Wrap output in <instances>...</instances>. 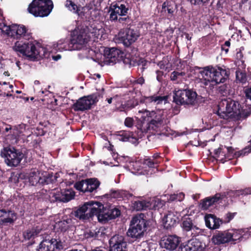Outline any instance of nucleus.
Returning <instances> with one entry per match:
<instances>
[{
  "instance_id": "nucleus-43",
  "label": "nucleus",
  "mask_w": 251,
  "mask_h": 251,
  "mask_svg": "<svg viewBox=\"0 0 251 251\" xmlns=\"http://www.w3.org/2000/svg\"><path fill=\"white\" fill-rule=\"evenodd\" d=\"M159 161L158 160H153L151 157L144 158L143 164L144 165L150 168H155L158 166Z\"/></svg>"
},
{
  "instance_id": "nucleus-13",
  "label": "nucleus",
  "mask_w": 251,
  "mask_h": 251,
  "mask_svg": "<svg viewBox=\"0 0 251 251\" xmlns=\"http://www.w3.org/2000/svg\"><path fill=\"white\" fill-rule=\"evenodd\" d=\"M108 12L109 16L117 19L119 16H126L130 13L129 3L126 0H120L112 2L109 5Z\"/></svg>"
},
{
  "instance_id": "nucleus-54",
  "label": "nucleus",
  "mask_w": 251,
  "mask_h": 251,
  "mask_svg": "<svg viewBox=\"0 0 251 251\" xmlns=\"http://www.w3.org/2000/svg\"><path fill=\"white\" fill-rule=\"evenodd\" d=\"M134 121L132 118L127 117L125 120L124 124L126 127H131L134 125Z\"/></svg>"
},
{
  "instance_id": "nucleus-4",
  "label": "nucleus",
  "mask_w": 251,
  "mask_h": 251,
  "mask_svg": "<svg viewBox=\"0 0 251 251\" xmlns=\"http://www.w3.org/2000/svg\"><path fill=\"white\" fill-rule=\"evenodd\" d=\"M95 35L96 32L91 31L87 26L79 30H75L71 33L68 48L64 46V50H80L85 47L86 44L91 40L92 36Z\"/></svg>"
},
{
  "instance_id": "nucleus-25",
  "label": "nucleus",
  "mask_w": 251,
  "mask_h": 251,
  "mask_svg": "<svg viewBox=\"0 0 251 251\" xmlns=\"http://www.w3.org/2000/svg\"><path fill=\"white\" fill-rule=\"evenodd\" d=\"M204 220L206 227L211 229L218 228L223 223L222 220L211 214H206L204 217Z\"/></svg>"
},
{
  "instance_id": "nucleus-27",
  "label": "nucleus",
  "mask_w": 251,
  "mask_h": 251,
  "mask_svg": "<svg viewBox=\"0 0 251 251\" xmlns=\"http://www.w3.org/2000/svg\"><path fill=\"white\" fill-rule=\"evenodd\" d=\"M0 222L2 224H13L16 220V214L11 210L1 209Z\"/></svg>"
},
{
  "instance_id": "nucleus-39",
  "label": "nucleus",
  "mask_w": 251,
  "mask_h": 251,
  "mask_svg": "<svg viewBox=\"0 0 251 251\" xmlns=\"http://www.w3.org/2000/svg\"><path fill=\"white\" fill-rule=\"evenodd\" d=\"M186 75V73L184 71L179 72L175 71L171 74L170 79L173 81L178 82L181 81Z\"/></svg>"
},
{
  "instance_id": "nucleus-8",
  "label": "nucleus",
  "mask_w": 251,
  "mask_h": 251,
  "mask_svg": "<svg viewBox=\"0 0 251 251\" xmlns=\"http://www.w3.org/2000/svg\"><path fill=\"white\" fill-rule=\"evenodd\" d=\"M1 154L5 159V163L11 167L18 166L24 157L22 151L10 145L4 147Z\"/></svg>"
},
{
  "instance_id": "nucleus-20",
  "label": "nucleus",
  "mask_w": 251,
  "mask_h": 251,
  "mask_svg": "<svg viewBox=\"0 0 251 251\" xmlns=\"http://www.w3.org/2000/svg\"><path fill=\"white\" fill-rule=\"evenodd\" d=\"M159 201L150 200V201L141 200H137L132 203L133 208L136 211L148 210H156L158 209Z\"/></svg>"
},
{
  "instance_id": "nucleus-10",
  "label": "nucleus",
  "mask_w": 251,
  "mask_h": 251,
  "mask_svg": "<svg viewBox=\"0 0 251 251\" xmlns=\"http://www.w3.org/2000/svg\"><path fill=\"white\" fill-rule=\"evenodd\" d=\"M197 97V93L192 89L178 90L174 93L173 102L178 105H194Z\"/></svg>"
},
{
  "instance_id": "nucleus-17",
  "label": "nucleus",
  "mask_w": 251,
  "mask_h": 251,
  "mask_svg": "<svg viewBox=\"0 0 251 251\" xmlns=\"http://www.w3.org/2000/svg\"><path fill=\"white\" fill-rule=\"evenodd\" d=\"M104 54L106 57L105 62L109 65H113L121 61L124 62V53L119 49L112 48L105 50Z\"/></svg>"
},
{
  "instance_id": "nucleus-19",
  "label": "nucleus",
  "mask_w": 251,
  "mask_h": 251,
  "mask_svg": "<svg viewBox=\"0 0 251 251\" xmlns=\"http://www.w3.org/2000/svg\"><path fill=\"white\" fill-rule=\"evenodd\" d=\"M109 251H126L127 243L125 237L119 234L113 236L109 241Z\"/></svg>"
},
{
  "instance_id": "nucleus-21",
  "label": "nucleus",
  "mask_w": 251,
  "mask_h": 251,
  "mask_svg": "<svg viewBox=\"0 0 251 251\" xmlns=\"http://www.w3.org/2000/svg\"><path fill=\"white\" fill-rule=\"evenodd\" d=\"M94 206L96 208V211L94 212V216H97L100 223L104 224L111 220L108 213V208L105 207L102 203L95 201Z\"/></svg>"
},
{
  "instance_id": "nucleus-29",
  "label": "nucleus",
  "mask_w": 251,
  "mask_h": 251,
  "mask_svg": "<svg viewBox=\"0 0 251 251\" xmlns=\"http://www.w3.org/2000/svg\"><path fill=\"white\" fill-rule=\"evenodd\" d=\"M65 6L69 10L77 14L79 17H83L85 16V13L82 10L84 9V7L80 5H77L74 1L71 0H67L65 2Z\"/></svg>"
},
{
  "instance_id": "nucleus-28",
  "label": "nucleus",
  "mask_w": 251,
  "mask_h": 251,
  "mask_svg": "<svg viewBox=\"0 0 251 251\" xmlns=\"http://www.w3.org/2000/svg\"><path fill=\"white\" fill-rule=\"evenodd\" d=\"M139 113H142L141 118L150 119L151 120H155L156 121H166L164 116L163 114L156 112L154 111H150L147 110H139Z\"/></svg>"
},
{
  "instance_id": "nucleus-23",
  "label": "nucleus",
  "mask_w": 251,
  "mask_h": 251,
  "mask_svg": "<svg viewBox=\"0 0 251 251\" xmlns=\"http://www.w3.org/2000/svg\"><path fill=\"white\" fill-rule=\"evenodd\" d=\"M126 47V54H124V63L128 65L129 66L133 65L135 57L139 55L138 49L137 47L132 45L125 46Z\"/></svg>"
},
{
  "instance_id": "nucleus-45",
  "label": "nucleus",
  "mask_w": 251,
  "mask_h": 251,
  "mask_svg": "<svg viewBox=\"0 0 251 251\" xmlns=\"http://www.w3.org/2000/svg\"><path fill=\"white\" fill-rule=\"evenodd\" d=\"M185 197V195L183 193L181 192L178 194H174L171 195L168 199L169 201L172 202L174 201H181L183 200Z\"/></svg>"
},
{
  "instance_id": "nucleus-5",
  "label": "nucleus",
  "mask_w": 251,
  "mask_h": 251,
  "mask_svg": "<svg viewBox=\"0 0 251 251\" xmlns=\"http://www.w3.org/2000/svg\"><path fill=\"white\" fill-rule=\"evenodd\" d=\"M13 49L19 56L26 57L31 61H34L41 56L39 49L32 41H17Z\"/></svg>"
},
{
  "instance_id": "nucleus-59",
  "label": "nucleus",
  "mask_w": 251,
  "mask_h": 251,
  "mask_svg": "<svg viewBox=\"0 0 251 251\" xmlns=\"http://www.w3.org/2000/svg\"><path fill=\"white\" fill-rule=\"evenodd\" d=\"M8 26L6 25V24L3 22L2 23H0V30H1V32L2 34H5L6 35V29H7V27Z\"/></svg>"
},
{
  "instance_id": "nucleus-35",
  "label": "nucleus",
  "mask_w": 251,
  "mask_h": 251,
  "mask_svg": "<svg viewBox=\"0 0 251 251\" xmlns=\"http://www.w3.org/2000/svg\"><path fill=\"white\" fill-rule=\"evenodd\" d=\"M181 226L182 229L186 231H190L196 227L192 220L189 217H183L182 219Z\"/></svg>"
},
{
  "instance_id": "nucleus-33",
  "label": "nucleus",
  "mask_w": 251,
  "mask_h": 251,
  "mask_svg": "<svg viewBox=\"0 0 251 251\" xmlns=\"http://www.w3.org/2000/svg\"><path fill=\"white\" fill-rule=\"evenodd\" d=\"M162 9V11L167 12L168 17L172 18L176 9V4L174 2L166 1L163 3Z\"/></svg>"
},
{
  "instance_id": "nucleus-37",
  "label": "nucleus",
  "mask_w": 251,
  "mask_h": 251,
  "mask_svg": "<svg viewBox=\"0 0 251 251\" xmlns=\"http://www.w3.org/2000/svg\"><path fill=\"white\" fill-rule=\"evenodd\" d=\"M226 152V151H225L223 148V146H220L218 149L214 150V157L220 160L221 163H224L226 162L225 155Z\"/></svg>"
},
{
  "instance_id": "nucleus-7",
  "label": "nucleus",
  "mask_w": 251,
  "mask_h": 251,
  "mask_svg": "<svg viewBox=\"0 0 251 251\" xmlns=\"http://www.w3.org/2000/svg\"><path fill=\"white\" fill-rule=\"evenodd\" d=\"M53 8L51 0H33L28 7V11L35 17L48 16Z\"/></svg>"
},
{
  "instance_id": "nucleus-26",
  "label": "nucleus",
  "mask_w": 251,
  "mask_h": 251,
  "mask_svg": "<svg viewBox=\"0 0 251 251\" xmlns=\"http://www.w3.org/2000/svg\"><path fill=\"white\" fill-rule=\"evenodd\" d=\"M133 195L129 192L123 190L111 189L109 193L105 194L103 197L109 199H129L132 197Z\"/></svg>"
},
{
  "instance_id": "nucleus-49",
  "label": "nucleus",
  "mask_w": 251,
  "mask_h": 251,
  "mask_svg": "<svg viewBox=\"0 0 251 251\" xmlns=\"http://www.w3.org/2000/svg\"><path fill=\"white\" fill-rule=\"evenodd\" d=\"M85 184L86 182L85 181V179H82L76 182L74 185V187L80 192L86 193L85 191H84Z\"/></svg>"
},
{
  "instance_id": "nucleus-46",
  "label": "nucleus",
  "mask_w": 251,
  "mask_h": 251,
  "mask_svg": "<svg viewBox=\"0 0 251 251\" xmlns=\"http://www.w3.org/2000/svg\"><path fill=\"white\" fill-rule=\"evenodd\" d=\"M108 213L111 220H112L115 219L120 216L121 211L117 208H114L112 209L108 208Z\"/></svg>"
},
{
  "instance_id": "nucleus-42",
  "label": "nucleus",
  "mask_w": 251,
  "mask_h": 251,
  "mask_svg": "<svg viewBox=\"0 0 251 251\" xmlns=\"http://www.w3.org/2000/svg\"><path fill=\"white\" fill-rule=\"evenodd\" d=\"M145 99L149 102H157V103H161L163 100H167L168 97L167 96L153 95L150 97H146Z\"/></svg>"
},
{
  "instance_id": "nucleus-57",
  "label": "nucleus",
  "mask_w": 251,
  "mask_h": 251,
  "mask_svg": "<svg viewBox=\"0 0 251 251\" xmlns=\"http://www.w3.org/2000/svg\"><path fill=\"white\" fill-rule=\"evenodd\" d=\"M72 176L73 177V178L75 179V174L74 173H71L69 175H66L65 176V179H64V182H65V183H66L67 185H71V184H72L74 182V179H72L71 178H70V180L69 181H67V176Z\"/></svg>"
},
{
  "instance_id": "nucleus-11",
  "label": "nucleus",
  "mask_w": 251,
  "mask_h": 251,
  "mask_svg": "<svg viewBox=\"0 0 251 251\" xmlns=\"http://www.w3.org/2000/svg\"><path fill=\"white\" fill-rule=\"evenodd\" d=\"M165 124L166 121H164L137 118L135 126L142 133H147L151 130L157 132L159 128Z\"/></svg>"
},
{
  "instance_id": "nucleus-14",
  "label": "nucleus",
  "mask_w": 251,
  "mask_h": 251,
  "mask_svg": "<svg viewBox=\"0 0 251 251\" xmlns=\"http://www.w3.org/2000/svg\"><path fill=\"white\" fill-rule=\"evenodd\" d=\"M95 201H90L85 202L76 210L72 212L71 214L80 220H89L94 216V212L96 208L94 206Z\"/></svg>"
},
{
  "instance_id": "nucleus-15",
  "label": "nucleus",
  "mask_w": 251,
  "mask_h": 251,
  "mask_svg": "<svg viewBox=\"0 0 251 251\" xmlns=\"http://www.w3.org/2000/svg\"><path fill=\"white\" fill-rule=\"evenodd\" d=\"M119 40L124 46L131 45L137 40L139 34L137 31L130 28L121 29L118 34Z\"/></svg>"
},
{
  "instance_id": "nucleus-52",
  "label": "nucleus",
  "mask_w": 251,
  "mask_h": 251,
  "mask_svg": "<svg viewBox=\"0 0 251 251\" xmlns=\"http://www.w3.org/2000/svg\"><path fill=\"white\" fill-rule=\"evenodd\" d=\"M251 194V188H246L244 189H240L236 190L235 195L237 196L240 195H247Z\"/></svg>"
},
{
  "instance_id": "nucleus-62",
  "label": "nucleus",
  "mask_w": 251,
  "mask_h": 251,
  "mask_svg": "<svg viewBox=\"0 0 251 251\" xmlns=\"http://www.w3.org/2000/svg\"><path fill=\"white\" fill-rule=\"evenodd\" d=\"M236 59L240 60L241 62H243V54L241 51H238L236 55Z\"/></svg>"
},
{
  "instance_id": "nucleus-1",
  "label": "nucleus",
  "mask_w": 251,
  "mask_h": 251,
  "mask_svg": "<svg viewBox=\"0 0 251 251\" xmlns=\"http://www.w3.org/2000/svg\"><path fill=\"white\" fill-rule=\"evenodd\" d=\"M250 111L245 108L244 105L238 101L229 98L222 100L219 102L217 114L222 119H232L237 121L248 117Z\"/></svg>"
},
{
  "instance_id": "nucleus-40",
  "label": "nucleus",
  "mask_w": 251,
  "mask_h": 251,
  "mask_svg": "<svg viewBox=\"0 0 251 251\" xmlns=\"http://www.w3.org/2000/svg\"><path fill=\"white\" fill-rule=\"evenodd\" d=\"M119 15H117V19L116 18H112L111 16H109V20L111 22H118L119 24H121L122 25H126L128 24L130 21V18L128 16V15L126 16H119Z\"/></svg>"
},
{
  "instance_id": "nucleus-63",
  "label": "nucleus",
  "mask_w": 251,
  "mask_h": 251,
  "mask_svg": "<svg viewBox=\"0 0 251 251\" xmlns=\"http://www.w3.org/2000/svg\"><path fill=\"white\" fill-rule=\"evenodd\" d=\"M158 65L159 66L160 69L167 71L168 67L166 66V65H165L163 61H160L158 64Z\"/></svg>"
},
{
  "instance_id": "nucleus-31",
  "label": "nucleus",
  "mask_w": 251,
  "mask_h": 251,
  "mask_svg": "<svg viewBox=\"0 0 251 251\" xmlns=\"http://www.w3.org/2000/svg\"><path fill=\"white\" fill-rule=\"evenodd\" d=\"M86 182L84 191L86 193H92L96 191L100 183L96 178H90L85 179Z\"/></svg>"
},
{
  "instance_id": "nucleus-32",
  "label": "nucleus",
  "mask_w": 251,
  "mask_h": 251,
  "mask_svg": "<svg viewBox=\"0 0 251 251\" xmlns=\"http://www.w3.org/2000/svg\"><path fill=\"white\" fill-rule=\"evenodd\" d=\"M119 134L120 140L123 142H129L133 144H136L138 140V137L132 132L129 131H123Z\"/></svg>"
},
{
  "instance_id": "nucleus-51",
  "label": "nucleus",
  "mask_w": 251,
  "mask_h": 251,
  "mask_svg": "<svg viewBox=\"0 0 251 251\" xmlns=\"http://www.w3.org/2000/svg\"><path fill=\"white\" fill-rule=\"evenodd\" d=\"M251 152V148H245L242 150L234 152L235 157L238 158L240 156H244Z\"/></svg>"
},
{
  "instance_id": "nucleus-24",
  "label": "nucleus",
  "mask_w": 251,
  "mask_h": 251,
  "mask_svg": "<svg viewBox=\"0 0 251 251\" xmlns=\"http://www.w3.org/2000/svg\"><path fill=\"white\" fill-rule=\"evenodd\" d=\"M233 235L227 230L217 231L212 238V242L215 245H221L231 241Z\"/></svg>"
},
{
  "instance_id": "nucleus-2",
  "label": "nucleus",
  "mask_w": 251,
  "mask_h": 251,
  "mask_svg": "<svg viewBox=\"0 0 251 251\" xmlns=\"http://www.w3.org/2000/svg\"><path fill=\"white\" fill-rule=\"evenodd\" d=\"M180 242V238L176 235H168L162 237L160 244L162 248L170 251H174L177 247L176 251H203L205 248V245L197 239L178 246Z\"/></svg>"
},
{
  "instance_id": "nucleus-22",
  "label": "nucleus",
  "mask_w": 251,
  "mask_h": 251,
  "mask_svg": "<svg viewBox=\"0 0 251 251\" xmlns=\"http://www.w3.org/2000/svg\"><path fill=\"white\" fill-rule=\"evenodd\" d=\"M179 222V218L176 213L172 211H168L162 219V224L164 228L171 230L175 227Z\"/></svg>"
},
{
  "instance_id": "nucleus-60",
  "label": "nucleus",
  "mask_w": 251,
  "mask_h": 251,
  "mask_svg": "<svg viewBox=\"0 0 251 251\" xmlns=\"http://www.w3.org/2000/svg\"><path fill=\"white\" fill-rule=\"evenodd\" d=\"M231 234L233 235V237L231 239V241L240 240L242 238V235L240 234H238L237 232L231 233Z\"/></svg>"
},
{
  "instance_id": "nucleus-47",
  "label": "nucleus",
  "mask_w": 251,
  "mask_h": 251,
  "mask_svg": "<svg viewBox=\"0 0 251 251\" xmlns=\"http://www.w3.org/2000/svg\"><path fill=\"white\" fill-rule=\"evenodd\" d=\"M150 64V62L149 61H147L143 58H140L137 61V64L138 65L141 66L140 69L142 73H143L146 69H147Z\"/></svg>"
},
{
  "instance_id": "nucleus-38",
  "label": "nucleus",
  "mask_w": 251,
  "mask_h": 251,
  "mask_svg": "<svg viewBox=\"0 0 251 251\" xmlns=\"http://www.w3.org/2000/svg\"><path fill=\"white\" fill-rule=\"evenodd\" d=\"M54 191L51 192L50 195V200L51 202H62L63 201V193L62 190H56L54 189Z\"/></svg>"
},
{
  "instance_id": "nucleus-9",
  "label": "nucleus",
  "mask_w": 251,
  "mask_h": 251,
  "mask_svg": "<svg viewBox=\"0 0 251 251\" xmlns=\"http://www.w3.org/2000/svg\"><path fill=\"white\" fill-rule=\"evenodd\" d=\"M6 35L18 40L26 41L32 39L31 30L23 25L12 24L7 27Z\"/></svg>"
},
{
  "instance_id": "nucleus-55",
  "label": "nucleus",
  "mask_w": 251,
  "mask_h": 251,
  "mask_svg": "<svg viewBox=\"0 0 251 251\" xmlns=\"http://www.w3.org/2000/svg\"><path fill=\"white\" fill-rule=\"evenodd\" d=\"M236 213H230L228 212L225 216V222L226 223L229 222L231 220H232Z\"/></svg>"
},
{
  "instance_id": "nucleus-50",
  "label": "nucleus",
  "mask_w": 251,
  "mask_h": 251,
  "mask_svg": "<svg viewBox=\"0 0 251 251\" xmlns=\"http://www.w3.org/2000/svg\"><path fill=\"white\" fill-rule=\"evenodd\" d=\"M130 82L133 86H135L136 84H139L142 86L145 83V80L143 76H140L138 78H133L130 80Z\"/></svg>"
},
{
  "instance_id": "nucleus-36",
  "label": "nucleus",
  "mask_w": 251,
  "mask_h": 251,
  "mask_svg": "<svg viewBox=\"0 0 251 251\" xmlns=\"http://www.w3.org/2000/svg\"><path fill=\"white\" fill-rule=\"evenodd\" d=\"M57 177L53 176V173H48L47 175L41 177L40 185L44 186L46 185L52 184L56 181Z\"/></svg>"
},
{
  "instance_id": "nucleus-56",
  "label": "nucleus",
  "mask_w": 251,
  "mask_h": 251,
  "mask_svg": "<svg viewBox=\"0 0 251 251\" xmlns=\"http://www.w3.org/2000/svg\"><path fill=\"white\" fill-rule=\"evenodd\" d=\"M230 40L226 41L225 43L222 45L221 48L223 50L225 51L226 53H227L228 51V48L230 46Z\"/></svg>"
},
{
  "instance_id": "nucleus-61",
  "label": "nucleus",
  "mask_w": 251,
  "mask_h": 251,
  "mask_svg": "<svg viewBox=\"0 0 251 251\" xmlns=\"http://www.w3.org/2000/svg\"><path fill=\"white\" fill-rule=\"evenodd\" d=\"M245 93L246 98L251 100V86L245 89Z\"/></svg>"
},
{
  "instance_id": "nucleus-18",
  "label": "nucleus",
  "mask_w": 251,
  "mask_h": 251,
  "mask_svg": "<svg viewBox=\"0 0 251 251\" xmlns=\"http://www.w3.org/2000/svg\"><path fill=\"white\" fill-rule=\"evenodd\" d=\"M62 249V243L60 240L57 241L52 238L44 239L39 244L37 251H60Z\"/></svg>"
},
{
  "instance_id": "nucleus-12",
  "label": "nucleus",
  "mask_w": 251,
  "mask_h": 251,
  "mask_svg": "<svg viewBox=\"0 0 251 251\" xmlns=\"http://www.w3.org/2000/svg\"><path fill=\"white\" fill-rule=\"evenodd\" d=\"M100 97H102V96L98 93L82 97L73 104V108L75 111L90 110L92 105H95L98 102Z\"/></svg>"
},
{
  "instance_id": "nucleus-64",
  "label": "nucleus",
  "mask_w": 251,
  "mask_h": 251,
  "mask_svg": "<svg viewBox=\"0 0 251 251\" xmlns=\"http://www.w3.org/2000/svg\"><path fill=\"white\" fill-rule=\"evenodd\" d=\"M224 148L226 149V151L227 153L231 154L232 155H234V149L232 147H226V146H225Z\"/></svg>"
},
{
  "instance_id": "nucleus-6",
  "label": "nucleus",
  "mask_w": 251,
  "mask_h": 251,
  "mask_svg": "<svg viewBox=\"0 0 251 251\" xmlns=\"http://www.w3.org/2000/svg\"><path fill=\"white\" fill-rule=\"evenodd\" d=\"M144 217V215L143 214L133 216L130 222V227L126 233L128 237L135 240L143 237L147 227V221Z\"/></svg>"
},
{
  "instance_id": "nucleus-34",
  "label": "nucleus",
  "mask_w": 251,
  "mask_h": 251,
  "mask_svg": "<svg viewBox=\"0 0 251 251\" xmlns=\"http://www.w3.org/2000/svg\"><path fill=\"white\" fill-rule=\"evenodd\" d=\"M41 176H40V172L38 170L34 169L31 170L28 175V181L32 186L40 185Z\"/></svg>"
},
{
  "instance_id": "nucleus-16",
  "label": "nucleus",
  "mask_w": 251,
  "mask_h": 251,
  "mask_svg": "<svg viewBox=\"0 0 251 251\" xmlns=\"http://www.w3.org/2000/svg\"><path fill=\"white\" fill-rule=\"evenodd\" d=\"M225 196L220 193H217L213 196L205 198L200 201L199 207L202 210H207L222 202Z\"/></svg>"
},
{
  "instance_id": "nucleus-48",
  "label": "nucleus",
  "mask_w": 251,
  "mask_h": 251,
  "mask_svg": "<svg viewBox=\"0 0 251 251\" xmlns=\"http://www.w3.org/2000/svg\"><path fill=\"white\" fill-rule=\"evenodd\" d=\"M230 86L229 84H224L221 85L218 89L219 92L223 95L230 94Z\"/></svg>"
},
{
  "instance_id": "nucleus-44",
  "label": "nucleus",
  "mask_w": 251,
  "mask_h": 251,
  "mask_svg": "<svg viewBox=\"0 0 251 251\" xmlns=\"http://www.w3.org/2000/svg\"><path fill=\"white\" fill-rule=\"evenodd\" d=\"M75 196V192L72 189H65L64 192V203L74 199Z\"/></svg>"
},
{
  "instance_id": "nucleus-53",
  "label": "nucleus",
  "mask_w": 251,
  "mask_h": 251,
  "mask_svg": "<svg viewBox=\"0 0 251 251\" xmlns=\"http://www.w3.org/2000/svg\"><path fill=\"white\" fill-rule=\"evenodd\" d=\"M210 0H190L192 4L198 5H206Z\"/></svg>"
},
{
  "instance_id": "nucleus-3",
  "label": "nucleus",
  "mask_w": 251,
  "mask_h": 251,
  "mask_svg": "<svg viewBox=\"0 0 251 251\" xmlns=\"http://www.w3.org/2000/svg\"><path fill=\"white\" fill-rule=\"evenodd\" d=\"M197 69L200 70L199 73L203 78L205 85L209 83L214 85L225 83L230 75L229 69L224 65L208 66L203 68L197 67Z\"/></svg>"
},
{
  "instance_id": "nucleus-41",
  "label": "nucleus",
  "mask_w": 251,
  "mask_h": 251,
  "mask_svg": "<svg viewBox=\"0 0 251 251\" xmlns=\"http://www.w3.org/2000/svg\"><path fill=\"white\" fill-rule=\"evenodd\" d=\"M236 80L237 82L244 84L247 81V74L245 72H243L240 69L236 71Z\"/></svg>"
},
{
  "instance_id": "nucleus-30",
  "label": "nucleus",
  "mask_w": 251,
  "mask_h": 251,
  "mask_svg": "<svg viewBox=\"0 0 251 251\" xmlns=\"http://www.w3.org/2000/svg\"><path fill=\"white\" fill-rule=\"evenodd\" d=\"M41 229L38 227H33L31 229H28L23 232V236L25 240H31L28 245H31L34 243V241H32L34 238L38 236L40 233Z\"/></svg>"
},
{
  "instance_id": "nucleus-58",
  "label": "nucleus",
  "mask_w": 251,
  "mask_h": 251,
  "mask_svg": "<svg viewBox=\"0 0 251 251\" xmlns=\"http://www.w3.org/2000/svg\"><path fill=\"white\" fill-rule=\"evenodd\" d=\"M156 79L160 82H161L163 80V76L164 73L162 71L157 70L156 71Z\"/></svg>"
}]
</instances>
